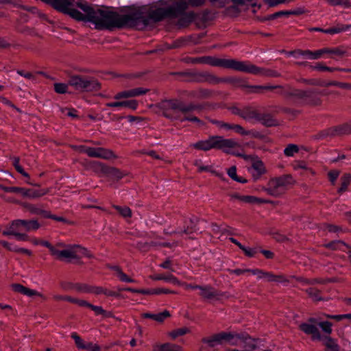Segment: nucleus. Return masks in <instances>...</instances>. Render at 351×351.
I'll return each instance as SVG.
<instances>
[{"label":"nucleus","mask_w":351,"mask_h":351,"mask_svg":"<svg viewBox=\"0 0 351 351\" xmlns=\"http://www.w3.org/2000/svg\"><path fill=\"white\" fill-rule=\"evenodd\" d=\"M341 186L338 189L337 193L341 194L345 192L349 184L351 183V175L349 173L344 174L340 179Z\"/></svg>","instance_id":"72a5a7b5"},{"label":"nucleus","mask_w":351,"mask_h":351,"mask_svg":"<svg viewBox=\"0 0 351 351\" xmlns=\"http://www.w3.org/2000/svg\"><path fill=\"white\" fill-rule=\"evenodd\" d=\"M329 51L327 49H319L315 51H311V54H309L308 59L310 60H317L319 59L324 53H328Z\"/></svg>","instance_id":"603ef678"},{"label":"nucleus","mask_w":351,"mask_h":351,"mask_svg":"<svg viewBox=\"0 0 351 351\" xmlns=\"http://www.w3.org/2000/svg\"><path fill=\"white\" fill-rule=\"evenodd\" d=\"M210 123L215 125L219 129H225L228 130V128L229 127V123H225L221 121L215 120V119H210Z\"/></svg>","instance_id":"13d9d810"},{"label":"nucleus","mask_w":351,"mask_h":351,"mask_svg":"<svg viewBox=\"0 0 351 351\" xmlns=\"http://www.w3.org/2000/svg\"><path fill=\"white\" fill-rule=\"evenodd\" d=\"M64 14L79 21L91 22L97 29L139 27L147 25L148 19L141 10H135L127 14H119L108 9L95 8L86 2L75 0L73 5H66Z\"/></svg>","instance_id":"f257e3e1"},{"label":"nucleus","mask_w":351,"mask_h":351,"mask_svg":"<svg viewBox=\"0 0 351 351\" xmlns=\"http://www.w3.org/2000/svg\"><path fill=\"white\" fill-rule=\"evenodd\" d=\"M350 28H351V25L337 23L333 27H330V34H339L349 29Z\"/></svg>","instance_id":"a19ab883"},{"label":"nucleus","mask_w":351,"mask_h":351,"mask_svg":"<svg viewBox=\"0 0 351 351\" xmlns=\"http://www.w3.org/2000/svg\"><path fill=\"white\" fill-rule=\"evenodd\" d=\"M154 295H159L162 293H176L174 291L168 289H162V288H157V289H153V292Z\"/></svg>","instance_id":"052dcab7"},{"label":"nucleus","mask_w":351,"mask_h":351,"mask_svg":"<svg viewBox=\"0 0 351 351\" xmlns=\"http://www.w3.org/2000/svg\"><path fill=\"white\" fill-rule=\"evenodd\" d=\"M326 319L320 317H311L307 322L300 325V329L306 335H310L313 341H322L326 346V350L329 349V321L328 315H326Z\"/></svg>","instance_id":"7ed1b4c3"},{"label":"nucleus","mask_w":351,"mask_h":351,"mask_svg":"<svg viewBox=\"0 0 351 351\" xmlns=\"http://www.w3.org/2000/svg\"><path fill=\"white\" fill-rule=\"evenodd\" d=\"M230 197L231 200L237 199L247 204H254L263 202L262 199L252 195H241L238 193H232L230 195Z\"/></svg>","instance_id":"393cba45"},{"label":"nucleus","mask_w":351,"mask_h":351,"mask_svg":"<svg viewBox=\"0 0 351 351\" xmlns=\"http://www.w3.org/2000/svg\"><path fill=\"white\" fill-rule=\"evenodd\" d=\"M170 315V313L167 310L158 314L146 313L142 315L144 318L152 319L160 323L162 322L166 318L169 317Z\"/></svg>","instance_id":"2f4dec72"},{"label":"nucleus","mask_w":351,"mask_h":351,"mask_svg":"<svg viewBox=\"0 0 351 351\" xmlns=\"http://www.w3.org/2000/svg\"><path fill=\"white\" fill-rule=\"evenodd\" d=\"M306 292L313 301L317 302L324 300V298L321 295L319 290L316 288H308L306 290Z\"/></svg>","instance_id":"58836bf2"},{"label":"nucleus","mask_w":351,"mask_h":351,"mask_svg":"<svg viewBox=\"0 0 351 351\" xmlns=\"http://www.w3.org/2000/svg\"><path fill=\"white\" fill-rule=\"evenodd\" d=\"M240 86L241 88H242L247 93H260L264 90H269L271 88L269 86H251L247 85L245 83V84H241Z\"/></svg>","instance_id":"cd10ccee"},{"label":"nucleus","mask_w":351,"mask_h":351,"mask_svg":"<svg viewBox=\"0 0 351 351\" xmlns=\"http://www.w3.org/2000/svg\"><path fill=\"white\" fill-rule=\"evenodd\" d=\"M193 77L194 81L197 82H206L210 84H217L225 81L223 78H219L208 72L195 73L193 74Z\"/></svg>","instance_id":"ddd939ff"},{"label":"nucleus","mask_w":351,"mask_h":351,"mask_svg":"<svg viewBox=\"0 0 351 351\" xmlns=\"http://www.w3.org/2000/svg\"><path fill=\"white\" fill-rule=\"evenodd\" d=\"M106 106L108 107H128L132 110H136L138 107V101L132 99L128 101L110 102L107 103Z\"/></svg>","instance_id":"c85d7f7f"},{"label":"nucleus","mask_w":351,"mask_h":351,"mask_svg":"<svg viewBox=\"0 0 351 351\" xmlns=\"http://www.w3.org/2000/svg\"><path fill=\"white\" fill-rule=\"evenodd\" d=\"M49 192L48 189H27L25 192V197H28L29 199H36L44 196Z\"/></svg>","instance_id":"c756f323"},{"label":"nucleus","mask_w":351,"mask_h":351,"mask_svg":"<svg viewBox=\"0 0 351 351\" xmlns=\"http://www.w3.org/2000/svg\"><path fill=\"white\" fill-rule=\"evenodd\" d=\"M72 288L79 292L90 293L91 286L86 284H75L72 286Z\"/></svg>","instance_id":"09e8293b"},{"label":"nucleus","mask_w":351,"mask_h":351,"mask_svg":"<svg viewBox=\"0 0 351 351\" xmlns=\"http://www.w3.org/2000/svg\"><path fill=\"white\" fill-rule=\"evenodd\" d=\"M232 69L254 75L269 77H278L280 74L276 71L256 66L249 62L234 60Z\"/></svg>","instance_id":"0eeeda50"},{"label":"nucleus","mask_w":351,"mask_h":351,"mask_svg":"<svg viewBox=\"0 0 351 351\" xmlns=\"http://www.w3.org/2000/svg\"><path fill=\"white\" fill-rule=\"evenodd\" d=\"M186 226L184 228V229L178 228L176 230L173 231L171 234H189L196 230V224L197 219H189L188 221H186Z\"/></svg>","instance_id":"a878e982"},{"label":"nucleus","mask_w":351,"mask_h":351,"mask_svg":"<svg viewBox=\"0 0 351 351\" xmlns=\"http://www.w3.org/2000/svg\"><path fill=\"white\" fill-rule=\"evenodd\" d=\"M68 84L64 83H56L54 84V90L57 93L64 94L67 92L68 90Z\"/></svg>","instance_id":"864d4df0"},{"label":"nucleus","mask_w":351,"mask_h":351,"mask_svg":"<svg viewBox=\"0 0 351 351\" xmlns=\"http://www.w3.org/2000/svg\"><path fill=\"white\" fill-rule=\"evenodd\" d=\"M21 224L22 226V228H23L25 230L29 232L33 230H38L40 225L38 223L37 220H25V219H21Z\"/></svg>","instance_id":"473e14b6"},{"label":"nucleus","mask_w":351,"mask_h":351,"mask_svg":"<svg viewBox=\"0 0 351 351\" xmlns=\"http://www.w3.org/2000/svg\"><path fill=\"white\" fill-rule=\"evenodd\" d=\"M52 256H55L60 260L78 258L75 245L69 246L66 249L62 250H59L56 247Z\"/></svg>","instance_id":"2eb2a0df"},{"label":"nucleus","mask_w":351,"mask_h":351,"mask_svg":"<svg viewBox=\"0 0 351 351\" xmlns=\"http://www.w3.org/2000/svg\"><path fill=\"white\" fill-rule=\"evenodd\" d=\"M330 5H341L344 8L351 7L350 0H330Z\"/></svg>","instance_id":"5fc2aeb1"},{"label":"nucleus","mask_w":351,"mask_h":351,"mask_svg":"<svg viewBox=\"0 0 351 351\" xmlns=\"http://www.w3.org/2000/svg\"><path fill=\"white\" fill-rule=\"evenodd\" d=\"M228 175L234 180H236L238 178L237 175V168L235 166H232L228 170Z\"/></svg>","instance_id":"69168bd1"},{"label":"nucleus","mask_w":351,"mask_h":351,"mask_svg":"<svg viewBox=\"0 0 351 351\" xmlns=\"http://www.w3.org/2000/svg\"><path fill=\"white\" fill-rule=\"evenodd\" d=\"M254 269H228V272L231 274H235V275H237V276H240V275H242V274H244L245 273H251L252 274V271Z\"/></svg>","instance_id":"6e6d98bb"},{"label":"nucleus","mask_w":351,"mask_h":351,"mask_svg":"<svg viewBox=\"0 0 351 351\" xmlns=\"http://www.w3.org/2000/svg\"><path fill=\"white\" fill-rule=\"evenodd\" d=\"M241 339V342L237 346V347L241 348V351H254L256 349V345L255 340L247 333H243Z\"/></svg>","instance_id":"a211bd4d"},{"label":"nucleus","mask_w":351,"mask_h":351,"mask_svg":"<svg viewBox=\"0 0 351 351\" xmlns=\"http://www.w3.org/2000/svg\"><path fill=\"white\" fill-rule=\"evenodd\" d=\"M89 308L93 310L96 315H102V313H105V310L103 309V308L101 306H95V305H93L90 304V305H89Z\"/></svg>","instance_id":"338daca9"},{"label":"nucleus","mask_w":351,"mask_h":351,"mask_svg":"<svg viewBox=\"0 0 351 351\" xmlns=\"http://www.w3.org/2000/svg\"><path fill=\"white\" fill-rule=\"evenodd\" d=\"M228 130H234L237 133H239L241 135H248L250 134L249 131L245 130V129L240 125L238 124H230L228 128Z\"/></svg>","instance_id":"de8ad7c7"},{"label":"nucleus","mask_w":351,"mask_h":351,"mask_svg":"<svg viewBox=\"0 0 351 351\" xmlns=\"http://www.w3.org/2000/svg\"><path fill=\"white\" fill-rule=\"evenodd\" d=\"M199 295L206 300L219 299L223 294L210 285L200 286Z\"/></svg>","instance_id":"dca6fc26"},{"label":"nucleus","mask_w":351,"mask_h":351,"mask_svg":"<svg viewBox=\"0 0 351 351\" xmlns=\"http://www.w3.org/2000/svg\"><path fill=\"white\" fill-rule=\"evenodd\" d=\"M234 60V59L219 58L213 56H202L189 58V62L192 64H206L213 66L232 69L233 68Z\"/></svg>","instance_id":"1a4fd4ad"},{"label":"nucleus","mask_w":351,"mask_h":351,"mask_svg":"<svg viewBox=\"0 0 351 351\" xmlns=\"http://www.w3.org/2000/svg\"><path fill=\"white\" fill-rule=\"evenodd\" d=\"M71 337H72V339H74L75 343L77 348H81V349H85V348H89V347H86V344L84 343L83 340L80 338V337L76 332H73L71 334Z\"/></svg>","instance_id":"3c124183"},{"label":"nucleus","mask_w":351,"mask_h":351,"mask_svg":"<svg viewBox=\"0 0 351 351\" xmlns=\"http://www.w3.org/2000/svg\"><path fill=\"white\" fill-rule=\"evenodd\" d=\"M113 208H114L123 217H130L132 216V210L128 206L121 207L119 206L113 205Z\"/></svg>","instance_id":"79ce46f5"},{"label":"nucleus","mask_w":351,"mask_h":351,"mask_svg":"<svg viewBox=\"0 0 351 351\" xmlns=\"http://www.w3.org/2000/svg\"><path fill=\"white\" fill-rule=\"evenodd\" d=\"M68 84L80 92L97 91L101 88V84L96 79L79 75L70 76Z\"/></svg>","instance_id":"423d86ee"},{"label":"nucleus","mask_w":351,"mask_h":351,"mask_svg":"<svg viewBox=\"0 0 351 351\" xmlns=\"http://www.w3.org/2000/svg\"><path fill=\"white\" fill-rule=\"evenodd\" d=\"M256 122L261 123L265 127H272L278 125V122L273 116L269 113L259 112L258 118Z\"/></svg>","instance_id":"5701e85b"},{"label":"nucleus","mask_w":351,"mask_h":351,"mask_svg":"<svg viewBox=\"0 0 351 351\" xmlns=\"http://www.w3.org/2000/svg\"><path fill=\"white\" fill-rule=\"evenodd\" d=\"M77 149L80 152L86 154L89 157L92 158H98L104 160L117 158V156L112 150L104 147H91L80 145L78 147Z\"/></svg>","instance_id":"9d476101"},{"label":"nucleus","mask_w":351,"mask_h":351,"mask_svg":"<svg viewBox=\"0 0 351 351\" xmlns=\"http://www.w3.org/2000/svg\"><path fill=\"white\" fill-rule=\"evenodd\" d=\"M188 8V5L185 0H181L176 2L174 5L169 6L167 8H159L152 10L149 13V17L146 18L148 19V23L149 19L154 20L155 21H162L163 19L167 17H178L184 14L185 10ZM144 14V12L140 9ZM145 17V16L143 15Z\"/></svg>","instance_id":"39448f33"},{"label":"nucleus","mask_w":351,"mask_h":351,"mask_svg":"<svg viewBox=\"0 0 351 351\" xmlns=\"http://www.w3.org/2000/svg\"><path fill=\"white\" fill-rule=\"evenodd\" d=\"M238 145V143L234 139L224 138L221 136H210L207 139L199 141L191 146L197 150L204 152L215 149L229 153L230 149L234 148Z\"/></svg>","instance_id":"20e7f679"},{"label":"nucleus","mask_w":351,"mask_h":351,"mask_svg":"<svg viewBox=\"0 0 351 351\" xmlns=\"http://www.w3.org/2000/svg\"><path fill=\"white\" fill-rule=\"evenodd\" d=\"M245 254L249 257H253L254 254L256 253V250L252 248H247L243 246V248L241 249Z\"/></svg>","instance_id":"774afa93"},{"label":"nucleus","mask_w":351,"mask_h":351,"mask_svg":"<svg viewBox=\"0 0 351 351\" xmlns=\"http://www.w3.org/2000/svg\"><path fill=\"white\" fill-rule=\"evenodd\" d=\"M43 1L47 3L55 8L56 10L64 13L66 10V5H73L75 0H42Z\"/></svg>","instance_id":"412c9836"},{"label":"nucleus","mask_w":351,"mask_h":351,"mask_svg":"<svg viewBox=\"0 0 351 351\" xmlns=\"http://www.w3.org/2000/svg\"><path fill=\"white\" fill-rule=\"evenodd\" d=\"M269 86L271 87L269 90H276V93L277 94L281 95L287 99L289 98V92H290V89H291V86H289V85H286V86L278 85V86Z\"/></svg>","instance_id":"e433bc0d"},{"label":"nucleus","mask_w":351,"mask_h":351,"mask_svg":"<svg viewBox=\"0 0 351 351\" xmlns=\"http://www.w3.org/2000/svg\"><path fill=\"white\" fill-rule=\"evenodd\" d=\"M14 166L16 170L19 173H20L21 174H22L25 177L29 178V174L27 173H26L24 171V169H23V167L19 165V158H15L14 159Z\"/></svg>","instance_id":"4d7b16f0"},{"label":"nucleus","mask_w":351,"mask_h":351,"mask_svg":"<svg viewBox=\"0 0 351 351\" xmlns=\"http://www.w3.org/2000/svg\"><path fill=\"white\" fill-rule=\"evenodd\" d=\"M160 351H182V348L175 344L165 343L160 346Z\"/></svg>","instance_id":"49530a36"},{"label":"nucleus","mask_w":351,"mask_h":351,"mask_svg":"<svg viewBox=\"0 0 351 351\" xmlns=\"http://www.w3.org/2000/svg\"><path fill=\"white\" fill-rule=\"evenodd\" d=\"M223 80L225 81H223V82L232 83L239 88H241V86H240L241 84H245V82L239 78H227V79H223Z\"/></svg>","instance_id":"bf43d9fd"},{"label":"nucleus","mask_w":351,"mask_h":351,"mask_svg":"<svg viewBox=\"0 0 351 351\" xmlns=\"http://www.w3.org/2000/svg\"><path fill=\"white\" fill-rule=\"evenodd\" d=\"M103 294H104L105 295H106L108 297L119 298L120 296V293L119 292H117L115 291L109 290L106 288H104Z\"/></svg>","instance_id":"0e129e2a"},{"label":"nucleus","mask_w":351,"mask_h":351,"mask_svg":"<svg viewBox=\"0 0 351 351\" xmlns=\"http://www.w3.org/2000/svg\"><path fill=\"white\" fill-rule=\"evenodd\" d=\"M23 206L27 209V210H28L30 213L34 215H41L44 217H45V213H47V210L42 209L40 207L34 204L27 203L24 204Z\"/></svg>","instance_id":"c9c22d12"},{"label":"nucleus","mask_w":351,"mask_h":351,"mask_svg":"<svg viewBox=\"0 0 351 351\" xmlns=\"http://www.w3.org/2000/svg\"><path fill=\"white\" fill-rule=\"evenodd\" d=\"M346 53V50L344 47L341 46L339 47H336L333 49H330V58L337 57L341 58Z\"/></svg>","instance_id":"c03bdc74"},{"label":"nucleus","mask_w":351,"mask_h":351,"mask_svg":"<svg viewBox=\"0 0 351 351\" xmlns=\"http://www.w3.org/2000/svg\"><path fill=\"white\" fill-rule=\"evenodd\" d=\"M152 279L155 280H165L174 285L180 284L178 279L173 275L165 276L162 274H156L152 277Z\"/></svg>","instance_id":"4c0bfd02"},{"label":"nucleus","mask_w":351,"mask_h":351,"mask_svg":"<svg viewBox=\"0 0 351 351\" xmlns=\"http://www.w3.org/2000/svg\"><path fill=\"white\" fill-rule=\"evenodd\" d=\"M189 332V329L186 328H181L176 329L169 332V336L172 339H176L179 336H182Z\"/></svg>","instance_id":"8fccbe9b"},{"label":"nucleus","mask_w":351,"mask_h":351,"mask_svg":"<svg viewBox=\"0 0 351 351\" xmlns=\"http://www.w3.org/2000/svg\"><path fill=\"white\" fill-rule=\"evenodd\" d=\"M232 1L234 5L228 8V14H238L240 12L238 5H244L246 3L250 2L251 0H232Z\"/></svg>","instance_id":"ea45409f"},{"label":"nucleus","mask_w":351,"mask_h":351,"mask_svg":"<svg viewBox=\"0 0 351 351\" xmlns=\"http://www.w3.org/2000/svg\"><path fill=\"white\" fill-rule=\"evenodd\" d=\"M62 112L69 117H71L73 118L77 117V114H76L77 111L75 109L65 108V109H62Z\"/></svg>","instance_id":"e2e57ef3"},{"label":"nucleus","mask_w":351,"mask_h":351,"mask_svg":"<svg viewBox=\"0 0 351 351\" xmlns=\"http://www.w3.org/2000/svg\"><path fill=\"white\" fill-rule=\"evenodd\" d=\"M260 111L254 106H245L243 107L242 119L247 121L256 122Z\"/></svg>","instance_id":"f3484780"},{"label":"nucleus","mask_w":351,"mask_h":351,"mask_svg":"<svg viewBox=\"0 0 351 351\" xmlns=\"http://www.w3.org/2000/svg\"><path fill=\"white\" fill-rule=\"evenodd\" d=\"M311 96V92L309 90H302L294 89L291 87L289 99H297L306 102L307 99Z\"/></svg>","instance_id":"6ab92c4d"},{"label":"nucleus","mask_w":351,"mask_h":351,"mask_svg":"<svg viewBox=\"0 0 351 351\" xmlns=\"http://www.w3.org/2000/svg\"><path fill=\"white\" fill-rule=\"evenodd\" d=\"M149 91L148 88H144L142 87L134 88L130 90H125L117 93L114 96V99L119 100L121 99H127L131 97H138L147 93Z\"/></svg>","instance_id":"f8f14e48"},{"label":"nucleus","mask_w":351,"mask_h":351,"mask_svg":"<svg viewBox=\"0 0 351 351\" xmlns=\"http://www.w3.org/2000/svg\"><path fill=\"white\" fill-rule=\"evenodd\" d=\"M162 114L171 120H179L181 122L189 121L197 123L199 126L204 125V122L190 113L195 110H200V105L190 103L185 104L180 100H164L158 104Z\"/></svg>","instance_id":"f03ea898"},{"label":"nucleus","mask_w":351,"mask_h":351,"mask_svg":"<svg viewBox=\"0 0 351 351\" xmlns=\"http://www.w3.org/2000/svg\"><path fill=\"white\" fill-rule=\"evenodd\" d=\"M93 167L95 171H100L104 173L110 174L117 179H121L123 176V173L121 172L118 169L114 167H108L99 162H94Z\"/></svg>","instance_id":"4468645a"},{"label":"nucleus","mask_w":351,"mask_h":351,"mask_svg":"<svg viewBox=\"0 0 351 351\" xmlns=\"http://www.w3.org/2000/svg\"><path fill=\"white\" fill-rule=\"evenodd\" d=\"M253 275H258L259 279L265 278L267 282H276L279 283L287 282L288 280L282 275H275L270 272H266L261 269H256L252 271Z\"/></svg>","instance_id":"9b49d317"},{"label":"nucleus","mask_w":351,"mask_h":351,"mask_svg":"<svg viewBox=\"0 0 351 351\" xmlns=\"http://www.w3.org/2000/svg\"><path fill=\"white\" fill-rule=\"evenodd\" d=\"M194 165L197 167L199 172L209 171L211 173H213V174H214V175L219 177V178L222 177V174L221 173H218V172H217L215 170H213L212 167L210 166H204V165H203L201 160H196L194 162Z\"/></svg>","instance_id":"f704fd0d"},{"label":"nucleus","mask_w":351,"mask_h":351,"mask_svg":"<svg viewBox=\"0 0 351 351\" xmlns=\"http://www.w3.org/2000/svg\"><path fill=\"white\" fill-rule=\"evenodd\" d=\"M243 334L225 332V343H228L230 346H237L241 342Z\"/></svg>","instance_id":"bb28decb"},{"label":"nucleus","mask_w":351,"mask_h":351,"mask_svg":"<svg viewBox=\"0 0 351 351\" xmlns=\"http://www.w3.org/2000/svg\"><path fill=\"white\" fill-rule=\"evenodd\" d=\"M348 124L343 123L337 126H334L330 129V136H339L342 135L350 134Z\"/></svg>","instance_id":"7c9ffc66"},{"label":"nucleus","mask_w":351,"mask_h":351,"mask_svg":"<svg viewBox=\"0 0 351 351\" xmlns=\"http://www.w3.org/2000/svg\"><path fill=\"white\" fill-rule=\"evenodd\" d=\"M202 341L207 343L208 346L213 348L217 345H221L225 343V332L215 334L210 337L204 338Z\"/></svg>","instance_id":"4be33fe9"},{"label":"nucleus","mask_w":351,"mask_h":351,"mask_svg":"<svg viewBox=\"0 0 351 351\" xmlns=\"http://www.w3.org/2000/svg\"><path fill=\"white\" fill-rule=\"evenodd\" d=\"M293 182V180L291 176L284 175L271 179L268 182L267 187L264 190L270 195L278 197L283 194Z\"/></svg>","instance_id":"6e6552de"},{"label":"nucleus","mask_w":351,"mask_h":351,"mask_svg":"<svg viewBox=\"0 0 351 351\" xmlns=\"http://www.w3.org/2000/svg\"><path fill=\"white\" fill-rule=\"evenodd\" d=\"M289 54L297 58L300 56H302L304 58L308 59L309 54H311V51L310 50L296 49V50L291 51L289 52Z\"/></svg>","instance_id":"a18cd8bd"},{"label":"nucleus","mask_w":351,"mask_h":351,"mask_svg":"<svg viewBox=\"0 0 351 351\" xmlns=\"http://www.w3.org/2000/svg\"><path fill=\"white\" fill-rule=\"evenodd\" d=\"M10 228H12L14 230L16 231L19 230L22 228L21 224V219H16L11 222L10 224Z\"/></svg>","instance_id":"680f3d73"},{"label":"nucleus","mask_w":351,"mask_h":351,"mask_svg":"<svg viewBox=\"0 0 351 351\" xmlns=\"http://www.w3.org/2000/svg\"><path fill=\"white\" fill-rule=\"evenodd\" d=\"M12 288L14 291L20 293L23 295H27L29 297H32V296H39L41 298L43 297V295L40 293L38 292L37 291L31 289L26 287H24L23 285H22L21 284H17V283L12 284Z\"/></svg>","instance_id":"aec40b11"},{"label":"nucleus","mask_w":351,"mask_h":351,"mask_svg":"<svg viewBox=\"0 0 351 351\" xmlns=\"http://www.w3.org/2000/svg\"><path fill=\"white\" fill-rule=\"evenodd\" d=\"M299 152V148L298 145L295 144H289L287 146V147L284 149V154L286 156L291 157L293 156L295 154Z\"/></svg>","instance_id":"37998d69"},{"label":"nucleus","mask_w":351,"mask_h":351,"mask_svg":"<svg viewBox=\"0 0 351 351\" xmlns=\"http://www.w3.org/2000/svg\"><path fill=\"white\" fill-rule=\"evenodd\" d=\"M250 172L254 180H258L263 174L265 173V168L261 160L254 161L251 167Z\"/></svg>","instance_id":"b1692460"}]
</instances>
